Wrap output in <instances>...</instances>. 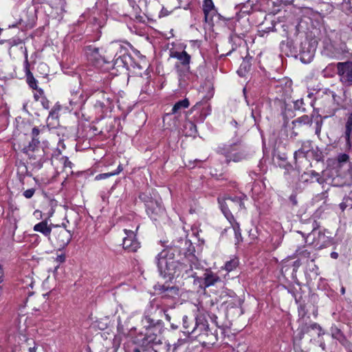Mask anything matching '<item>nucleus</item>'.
<instances>
[{
    "instance_id": "obj_34",
    "label": "nucleus",
    "mask_w": 352,
    "mask_h": 352,
    "mask_svg": "<svg viewBox=\"0 0 352 352\" xmlns=\"http://www.w3.org/2000/svg\"><path fill=\"white\" fill-rule=\"evenodd\" d=\"M83 102L82 95L78 91L72 94V98L69 99V104L73 108L80 105Z\"/></svg>"
},
{
    "instance_id": "obj_62",
    "label": "nucleus",
    "mask_w": 352,
    "mask_h": 352,
    "mask_svg": "<svg viewBox=\"0 0 352 352\" xmlns=\"http://www.w3.org/2000/svg\"><path fill=\"white\" fill-rule=\"evenodd\" d=\"M331 257L333 259H336L338 258V253L336 252H332L331 253Z\"/></svg>"
},
{
    "instance_id": "obj_11",
    "label": "nucleus",
    "mask_w": 352,
    "mask_h": 352,
    "mask_svg": "<svg viewBox=\"0 0 352 352\" xmlns=\"http://www.w3.org/2000/svg\"><path fill=\"white\" fill-rule=\"evenodd\" d=\"M313 237V241L311 242L317 249H322L329 246L332 243V237L327 236L324 232L314 229L311 233L308 234L305 242L308 243V239Z\"/></svg>"
},
{
    "instance_id": "obj_15",
    "label": "nucleus",
    "mask_w": 352,
    "mask_h": 352,
    "mask_svg": "<svg viewBox=\"0 0 352 352\" xmlns=\"http://www.w3.org/2000/svg\"><path fill=\"white\" fill-rule=\"evenodd\" d=\"M126 236L123 239V248L129 252H135L140 248V243L137 240L135 232L130 230L124 229Z\"/></svg>"
},
{
    "instance_id": "obj_17",
    "label": "nucleus",
    "mask_w": 352,
    "mask_h": 352,
    "mask_svg": "<svg viewBox=\"0 0 352 352\" xmlns=\"http://www.w3.org/2000/svg\"><path fill=\"white\" fill-rule=\"evenodd\" d=\"M94 98H96V102L94 104L95 108L102 112H104V110L108 109L111 104V99L109 97L108 94L104 91H100L96 93Z\"/></svg>"
},
{
    "instance_id": "obj_12",
    "label": "nucleus",
    "mask_w": 352,
    "mask_h": 352,
    "mask_svg": "<svg viewBox=\"0 0 352 352\" xmlns=\"http://www.w3.org/2000/svg\"><path fill=\"white\" fill-rule=\"evenodd\" d=\"M337 69L340 82L345 86H352V61L338 63Z\"/></svg>"
},
{
    "instance_id": "obj_37",
    "label": "nucleus",
    "mask_w": 352,
    "mask_h": 352,
    "mask_svg": "<svg viewBox=\"0 0 352 352\" xmlns=\"http://www.w3.org/2000/svg\"><path fill=\"white\" fill-rule=\"evenodd\" d=\"M349 155L346 153H339L336 159L337 166L342 167L349 162Z\"/></svg>"
},
{
    "instance_id": "obj_55",
    "label": "nucleus",
    "mask_w": 352,
    "mask_h": 352,
    "mask_svg": "<svg viewBox=\"0 0 352 352\" xmlns=\"http://www.w3.org/2000/svg\"><path fill=\"white\" fill-rule=\"evenodd\" d=\"M41 103L44 109H48L50 108V101L45 97L42 98Z\"/></svg>"
},
{
    "instance_id": "obj_32",
    "label": "nucleus",
    "mask_w": 352,
    "mask_h": 352,
    "mask_svg": "<svg viewBox=\"0 0 352 352\" xmlns=\"http://www.w3.org/2000/svg\"><path fill=\"white\" fill-rule=\"evenodd\" d=\"M246 198L245 195L241 197H228L227 200L229 201L230 208H233L234 205L238 207V209H243L245 208L243 198Z\"/></svg>"
},
{
    "instance_id": "obj_18",
    "label": "nucleus",
    "mask_w": 352,
    "mask_h": 352,
    "mask_svg": "<svg viewBox=\"0 0 352 352\" xmlns=\"http://www.w3.org/2000/svg\"><path fill=\"white\" fill-rule=\"evenodd\" d=\"M196 280L201 283L204 287L214 285L221 280L219 276L210 270H206L200 277L197 276Z\"/></svg>"
},
{
    "instance_id": "obj_49",
    "label": "nucleus",
    "mask_w": 352,
    "mask_h": 352,
    "mask_svg": "<svg viewBox=\"0 0 352 352\" xmlns=\"http://www.w3.org/2000/svg\"><path fill=\"white\" fill-rule=\"evenodd\" d=\"M210 111H211V110H210V107H207L206 109L204 108H203V109L201 110V114H200V121L203 122L205 120V118L207 117V116L210 113Z\"/></svg>"
},
{
    "instance_id": "obj_21",
    "label": "nucleus",
    "mask_w": 352,
    "mask_h": 352,
    "mask_svg": "<svg viewBox=\"0 0 352 352\" xmlns=\"http://www.w3.org/2000/svg\"><path fill=\"white\" fill-rule=\"evenodd\" d=\"M300 179L303 182L313 183L318 182L320 184H323L325 182V179L320 175L319 173L315 170H310L309 172L304 173L300 176Z\"/></svg>"
},
{
    "instance_id": "obj_28",
    "label": "nucleus",
    "mask_w": 352,
    "mask_h": 352,
    "mask_svg": "<svg viewBox=\"0 0 352 352\" xmlns=\"http://www.w3.org/2000/svg\"><path fill=\"white\" fill-rule=\"evenodd\" d=\"M190 105L188 99L184 98L183 100L177 102L173 107L171 113L172 114H180L182 111L188 108Z\"/></svg>"
},
{
    "instance_id": "obj_63",
    "label": "nucleus",
    "mask_w": 352,
    "mask_h": 352,
    "mask_svg": "<svg viewBox=\"0 0 352 352\" xmlns=\"http://www.w3.org/2000/svg\"><path fill=\"white\" fill-rule=\"evenodd\" d=\"M340 209H341L342 211H344V210H345V208H346V204H345V203H344V202L340 203Z\"/></svg>"
},
{
    "instance_id": "obj_30",
    "label": "nucleus",
    "mask_w": 352,
    "mask_h": 352,
    "mask_svg": "<svg viewBox=\"0 0 352 352\" xmlns=\"http://www.w3.org/2000/svg\"><path fill=\"white\" fill-rule=\"evenodd\" d=\"M295 254L296 256L301 258L311 259V261H314L315 259V257L312 255V252L305 247L298 248L296 250Z\"/></svg>"
},
{
    "instance_id": "obj_42",
    "label": "nucleus",
    "mask_w": 352,
    "mask_h": 352,
    "mask_svg": "<svg viewBox=\"0 0 352 352\" xmlns=\"http://www.w3.org/2000/svg\"><path fill=\"white\" fill-rule=\"evenodd\" d=\"M27 82L28 85L33 89H37V80L34 78L32 74L28 71L27 74Z\"/></svg>"
},
{
    "instance_id": "obj_24",
    "label": "nucleus",
    "mask_w": 352,
    "mask_h": 352,
    "mask_svg": "<svg viewBox=\"0 0 352 352\" xmlns=\"http://www.w3.org/2000/svg\"><path fill=\"white\" fill-rule=\"evenodd\" d=\"M132 57L131 55L124 52L122 54L115 58L113 60V65L118 67H124L128 69Z\"/></svg>"
},
{
    "instance_id": "obj_45",
    "label": "nucleus",
    "mask_w": 352,
    "mask_h": 352,
    "mask_svg": "<svg viewBox=\"0 0 352 352\" xmlns=\"http://www.w3.org/2000/svg\"><path fill=\"white\" fill-rule=\"evenodd\" d=\"M60 163L63 164V168L69 169L72 168V163L69 160L68 157L66 156H62L60 157Z\"/></svg>"
},
{
    "instance_id": "obj_33",
    "label": "nucleus",
    "mask_w": 352,
    "mask_h": 352,
    "mask_svg": "<svg viewBox=\"0 0 352 352\" xmlns=\"http://www.w3.org/2000/svg\"><path fill=\"white\" fill-rule=\"evenodd\" d=\"M204 13L205 15V21L208 23H212L215 19H219L221 15L217 13V11L215 8L209 10Z\"/></svg>"
},
{
    "instance_id": "obj_13",
    "label": "nucleus",
    "mask_w": 352,
    "mask_h": 352,
    "mask_svg": "<svg viewBox=\"0 0 352 352\" xmlns=\"http://www.w3.org/2000/svg\"><path fill=\"white\" fill-rule=\"evenodd\" d=\"M146 211L153 221L157 220L164 214V208L161 200L148 199L145 203Z\"/></svg>"
},
{
    "instance_id": "obj_22",
    "label": "nucleus",
    "mask_w": 352,
    "mask_h": 352,
    "mask_svg": "<svg viewBox=\"0 0 352 352\" xmlns=\"http://www.w3.org/2000/svg\"><path fill=\"white\" fill-rule=\"evenodd\" d=\"M312 147L313 146L311 141L307 140L302 142L301 147L294 152V157L295 160L297 161L298 158L301 157H308Z\"/></svg>"
},
{
    "instance_id": "obj_5",
    "label": "nucleus",
    "mask_w": 352,
    "mask_h": 352,
    "mask_svg": "<svg viewBox=\"0 0 352 352\" xmlns=\"http://www.w3.org/2000/svg\"><path fill=\"white\" fill-rule=\"evenodd\" d=\"M192 331H196L194 337L199 338V341L204 344H214L218 340L217 329L212 331L208 327L207 321L202 316L195 318V324Z\"/></svg>"
},
{
    "instance_id": "obj_7",
    "label": "nucleus",
    "mask_w": 352,
    "mask_h": 352,
    "mask_svg": "<svg viewBox=\"0 0 352 352\" xmlns=\"http://www.w3.org/2000/svg\"><path fill=\"white\" fill-rule=\"evenodd\" d=\"M194 250V247L192 246V249L191 251L190 256L187 254V256H184V258L182 260V262L179 261L178 264V274L177 277H193L196 279L197 273L193 272V265L196 266V263L195 261H197L195 256L192 254Z\"/></svg>"
},
{
    "instance_id": "obj_2",
    "label": "nucleus",
    "mask_w": 352,
    "mask_h": 352,
    "mask_svg": "<svg viewBox=\"0 0 352 352\" xmlns=\"http://www.w3.org/2000/svg\"><path fill=\"white\" fill-rule=\"evenodd\" d=\"M341 98L332 90L325 89L318 93L314 103L311 102V106H317L318 111L327 114V116H332L338 109Z\"/></svg>"
},
{
    "instance_id": "obj_36",
    "label": "nucleus",
    "mask_w": 352,
    "mask_h": 352,
    "mask_svg": "<svg viewBox=\"0 0 352 352\" xmlns=\"http://www.w3.org/2000/svg\"><path fill=\"white\" fill-rule=\"evenodd\" d=\"M331 336L334 339H336L340 342L343 343L345 341V337L337 327H332L331 328Z\"/></svg>"
},
{
    "instance_id": "obj_25",
    "label": "nucleus",
    "mask_w": 352,
    "mask_h": 352,
    "mask_svg": "<svg viewBox=\"0 0 352 352\" xmlns=\"http://www.w3.org/2000/svg\"><path fill=\"white\" fill-rule=\"evenodd\" d=\"M45 127L43 126L41 128L34 126L32 128L31 131V138H34V139H38L42 141V144L43 147H46L47 146V142L43 140V135L45 133Z\"/></svg>"
},
{
    "instance_id": "obj_29",
    "label": "nucleus",
    "mask_w": 352,
    "mask_h": 352,
    "mask_svg": "<svg viewBox=\"0 0 352 352\" xmlns=\"http://www.w3.org/2000/svg\"><path fill=\"white\" fill-rule=\"evenodd\" d=\"M219 202L221 205V209L222 212L223 213L224 216L228 219V221L230 222V223L233 222L234 221H235L234 216L230 211L229 208L230 206L229 201H228V200H227V198L226 199V201L223 203H221L219 200Z\"/></svg>"
},
{
    "instance_id": "obj_46",
    "label": "nucleus",
    "mask_w": 352,
    "mask_h": 352,
    "mask_svg": "<svg viewBox=\"0 0 352 352\" xmlns=\"http://www.w3.org/2000/svg\"><path fill=\"white\" fill-rule=\"evenodd\" d=\"M304 100L302 98L298 99L294 102V107L296 110L305 111V108L303 107Z\"/></svg>"
},
{
    "instance_id": "obj_59",
    "label": "nucleus",
    "mask_w": 352,
    "mask_h": 352,
    "mask_svg": "<svg viewBox=\"0 0 352 352\" xmlns=\"http://www.w3.org/2000/svg\"><path fill=\"white\" fill-rule=\"evenodd\" d=\"M236 38H239L241 39V37L239 36H238L235 33H232L230 36V40L231 41H236Z\"/></svg>"
},
{
    "instance_id": "obj_54",
    "label": "nucleus",
    "mask_w": 352,
    "mask_h": 352,
    "mask_svg": "<svg viewBox=\"0 0 352 352\" xmlns=\"http://www.w3.org/2000/svg\"><path fill=\"white\" fill-rule=\"evenodd\" d=\"M323 43H324V47H325L327 50H330V51H331V50H332V48H333V43H332L331 41H330V40H328V41H327V40L324 39V40L323 41Z\"/></svg>"
},
{
    "instance_id": "obj_53",
    "label": "nucleus",
    "mask_w": 352,
    "mask_h": 352,
    "mask_svg": "<svg viewBox=\"0 0 352 352\" xmlns=\"http://www.w3.org/2000/svg\"><path fill=\"white\" fill-rule=\"evenodd\" d=\"M30 342L33 343V346H30L28 348V352H36V346L34 343V342L32 340H27V345H30Z\"/></svg>"
},
{
    "instance_id": "obj_16",
    "label": "nucleus",
    "mask_w": 352,
    "mask_h": 352,
    "mask_svg": "<svg viewBox=\"0 0 352 352\" xmlns=\"http://www.w3.org/2000/svg\"><path fill=\"white\" fill-rule=\"evenodd\" d=\"M315 51V47L311 45L308 41L302 42L298 53L300 60L303 63H309L314 56Z\"/></svg>"
},
{
    "instance_id": "obj_23",
    "label": "nucleus",
    "mask_w": 352,
    "mask_h": 352,
    "mask_svg": "<svg viewBox=\"0 0 352 352\" xmlns=\"http://www.w3.org/2000/svg\"><path fill=\"white\" fill-rule=\"evenodd\" d=\"M172 57L175 58L179 60V63L182 65L185 71H189L190 56L186 51L175 52L173 54Z\"/></svg>"
},
{
    "instance_id": "obj_52",
    "label": "nucleus",
    "mask_w": 352,
    "mask_h": 352,
    "mask_svg": "<svg viewBox=\"0 0 352 352\" xmlns=\"http://www.w3.org/2000/svg\"><path fill=\"white\" fill-rule=\"evenodd\" d=\"M34 192L35 190L34 188H29L23 192V196L27 199H30Z\"/></svg>"
},
{
    "instance_id": "obj_6",
    "label": "nucleus",
    "mask_w": 352,
    "mask_h": 352,
    "mask_svg": "<svg viewBox=\"0 0 352 352\" xmlns=\"http://www.w3.org/2000/svg\"><path fill=\"white\" fill-rule=\"evenodd\" d=\"M298 331V334L294 338V349L295 352H305L300 347V341L305 333H309L311 331H314L318 336H320L323 334L320 326L316 322H313L309 324H302L299 327Z\"/></svg>"
},
{
    "instance_id": "obj_47",
    "label": "nucleus",
    "mask_w": 352,
    "mask_h": 352,
    "mask_svg": "<svg viewBox=\"0 0 352 352\" xmlns=\"http://www.w3.org/2000/svg\"><path fill=\"white\" fill-rule=\"evenodd\" d=\"M215 8L212 0H204L203 4L204 12Z\"/></svg>"
},
{
    "instance_id": "obj_35",
    "label": "nucleus",
    "mask_w": 352,
    "mask_h": 352,
    "mask_svg": "<svg viewBox=\"0 0 352 352\" xmlns=\"http://www.w3.org/2000/svg\"><path fill=\"white\" fill-rule=\"evenodd\" d=\"M131 6L138 12L146 6V0H128Z\"/></svg>"
},
{
    "instance_id": "obj_19",
    "label": "nucleus",
    "mask_w": 352,
    "mask_h": 352,
    "mask_svg": "<svg viewBox=\"0 0 352 352\" xmlns=\"http://www.w3.org/2000/svg\"><path fill=\"white\" fill-rule=\"evenodd\" d=\"M155 290L158 291L162 298H174L179 295V290L177 287H169L165 285H157L155 286Z\"/></svg>"
},
{
    "instance_id": "obj_3",
    "label": "nucleus",
    "mask_w": 352,
    "mask_h": 352,
    "mask_svg": "<svg viewBox=\"0 0 352 352\" xmlns=\"http://www.w3.org/2000/svg\"><path fill=\"white\" fill-rule=\"evenodd\" d=\"M164 314V309L155 301L151 302L146 307L142 319V325L146 330L153 329L155 331L163 329L164 323L162 317Z\"/></svg>"
},
{
    "instance_id": "obj_14",
    "label": "nucleus",
    "mask_w": 352,
    "mask_h": 352,
    "mask_svg": "<svg viewBox=\"0 0 352 352\" xmlns=\"http://www.w3.org/2000/svg\"><path fill=\"white\" fill-rule=\"evenodd\" d=\"M276 91L282 100L291 98L292 89V81L288 78H283L276 82Z\"/></svg>"
},
{
    "instance_id": "obj_9",
    "label": "nucleus",
    "mask_w": 352,
    "mask_h": 352,
    "mask_svg": "<svg viewBox=\"0 0 352 352\" xmlns=\"http://www.w3.org/2000/svg\"><path fill=\"white\" fill-rule=\"evenodd\" d=\"M53 226L55 229L53 231L52 242L58 250L63 249L70 242L72 236V234L65 228L58 226Z\"/></svg>"
},
{
    "instance_id": "obj_40",
    "label": "nucleus",
    "mask_w": 352,
    "mask_h": 352,
    "mask_svg": "<svg viewBox=\"0 0 352 352\" xmlns=\"http://www.w3.org/2000/svg\"><path fill=\"white\" fill-rule=\"evenodd\" d=\"M311 122H312V118L307 115H304L301 117H299L292 122V123L294 124H311Z\"/></svg>"
},
{
    "instance_id": "obj_51",
    "label": "nucleus",
    "mask_w": 352,
    "mask_h": 352,
    "mask_svg": "<svg viewBox=\"0 0 352 352\" xmlns=\"http://www.w3.org/2000/svg\"><path fill=\"white\" fill-rule=\"evenodd\" d=\"M113 173H112V172L107 173H101V174L97 175L95 177V179L96 180L104 179H107V178L109 177L110 176H113Z\"/></svg>"
},
{
    "instance_id": "obj_31",
    "label": "nucleus",
    "mask_w": 352,
    "mask_h": 352,
    "mask_svg": "<svg viewBox=\"0 0 352 352\" xmlns=\"http://www.w3.org/2000/svg\"><path fill=\"white\" fill-rule=\"evenodd\" d=\"M183 322V327L184 329V333L188 334H191L192 336L196 333V331H192V329L195 327V323L194 324L193 320L191 322H189L188 317L187 316H184L182 318Z\"/></svg>"
},
{
    "instance_id": "obj_44",
    "label": "nucleus",
    "mask_w": 352,
    "mask_h": 352,
    "mask_svg": "<svg viewBox=\"0 0 352 352\" xmlns=\"http://www.w3.org/2000/svg\"><path fill=\"white\" fill-rule=\"evenodd\" d=\"M185 128H189L190 132L188 135L190 136H195L197 134V126L196 125L191 121H189L186 123Z\"/></svg>"
},
{
    "instance_id": "obj_41",
    "label": "nucleus",
    "mask_w": 352,
    "mask_h": 352,
    "mask_svg": "<svg viewBox=\"0 0 352 352\" xmlns=\"http://www.w3.org/2000/svg\"><path fill=\"white\" fill-rule=\"evenodd\" d=\"M309 157H312L314 160L318 162L322 159L323 155L322 152L318 147H316L315 148L312 147Z\"/></svg>"
},
{
    "instance_id": "obj_60",
    "label": "nucleus",
    "mask_w": 352,
    "mask_h": 352,
    "mask_svg": "<svg viewBox=\"0 0 352 352\" xmlns=\"http://www.w3.org/2000/svg\"><path fill=\"white\" fill-rule=\"evenodd\" d=\"M4 273L1 265H0V283L3 281Z\"/></svg>"
},
{
    "instance_id": "obj_10",
    "label": "nucleus",
    "mask_w": 352,
    "mask_h": 352,
    "mask_svg": "<svg viewBox=\"0 0 352 352\" xmlns=\"http://www.w3.org/2000/svg\"><path fill=\"white\" fill-rule=\"evenodd\" d=\"M145 336L142 340V345L146 348H151L155 352H157L159 346L162 344V331L157 332L153 329L146 330Z\"/></svg>"
},
{
    "instance_id": "obj_8",
    "label": "nucleus",
    "mask_w": 352,
    "mask_h": 352,
    "mask_svg": "<svg viewBox=\"0 0 352 352\" xmlns=\"http://www.w3.org/2000/svg\"><path fill=\"white\" fill-rule=\"evenodd\" d=\"M85 53L89 61L96 67H102L104 64L111 63L110 58L104 55L102 48L89 45L85 48Z\"/></svg>"
},
{
    "instance_id": "obj_56",
    "label": "nucleus",
    "mask_w": 352,
    "mask_h": 352,
    "mask_svg": "<svg viewBox=\"0 0 352 352\" xmlns=\"http://www.w3.org/2000/svg\"><path fill=\"white\" fill-rule=\"evenodd\" d=\"M58 111V109L53 108L49 113L48 118H52L53 119L57 118Z\"/></svg>"
},
{
    "instance_id": "obj_43",
    "label": "nucleus",
    "mask_w": 352,
    "mask_h": 352,
    "mask_svg": "<svg viewBox=\"0 0 352 352\" xmlns=\"http://www.w3.org/2000/svg\"><path fill=\"white\" fill-rule=\"evenodd\" d=\"M250 69V65L248 62L243 61L241 64L239 70L237 71L238 74L241 76H243L245 73Z\"/></svg>"
},
{
    "instance_id": "obj_58",
    "label": "nucleus",
    "mask_w": 352,
    "mask_h": 352,
    "mask_svg": "<svg viewBox=\"0 0 352 352\" xmlns=\"http://www.w3.org/2000/svg\"><path fill=\"white\" fill-rule=\"evenodd\" d=\"M56 260L57 262L63 263L65 261V256L64 254L58 255V256H57Z\"/></svg>"
},
{
    "instance_id": "obj_38",
    "label": "nucleus",
    "mask_w": 352,
    "mask_h": 352,
    "mask_svg": "<svg viewBox=\"0 0 352 352\" xmlns=\"http://www.w3.org/2000/svg\"><path fill=\"white\" fill-rule=\"evenodd\" d=\"M230 224H231V226L234 230V232L235 239L236 241V243H239V242H241L242 241V236H241L239 223L238 222H236V221H234L233 222L230 223Z\"/></svg>"
},
{
    "instance_id": "obj_26",
    "label": "nucleus",
    "mask_w": 352,
    "mask_h": 352,
    "mask_svg": "<svg viewBox=\"0 0 352 352\" xmlns=\"http://www.w3.org/2000/svg\"><path fill=\"white\" fill-rule=\"evenodd\" d=\"M33 230L35 232H38L42 233L45 236H50L52 228L50 226L47 225V222L46 221H43L34 226Z\"/></svg>"
},
{
    "instance_id": "obj_57",
    "label": "nucleus",
    "mask_w": 352,
    "mask_h": 352,
    "mask_svg": "<svg viewBox=\"0 0 352 352\" xmlns=\"http://www.w3.org/2000/svg\"><path fill=\"white\" fill-rule=\"evenodd\" d=\"M21 43H22V41L20 39H12V40H10V41H9V44L12 47L14 46V45H17L19 44H21Z\"/></svg>"
},
{
    "instance_id": "obj_48",
    "label": "nucleus",
    "mask_w": 352,
    "mask_h": 352,
    "mask_svg": "<svg viewBox=\"0 0 352 352\" xmlns=\"http://www.w3.org/2000/svg\"><path fill=\"white\" fill-rule=\"evenodd\" d=\"M36 90V92L34 94V98L36 101L41 100L42 98H45L44 91L42 89L38 88Z\"/></svg>"
},
{
    "instance_id": "obj_20",
    "label": "nucleus",
    "mask_w": 352,
    "mask_h": 352,
    "mask_svg": "<svg viewBox=\"0 0 352 352\" xmlns=\"http://www.w3.org/2000/svg\"><path fill=\"white\" fill-rule=\"evenodd\" d=\"M280 50L283 54L287 56H296L298 52L294 46L293 41L289 38H287L286 40L280 42Z\"/></svg>"
},
{
    "instance_id": "obj_61",
    "label": "nucleus",
    "mask_w": 352,
    "mask_h": 352,
    "mask_svg": "<svg viewBox=\"0 0 352 352\" xmlns=\"http://www.w3.org/2000/svg\"><path fill=\"white\" fill-rule=\"evenodd\" d=\"M122 170V168L121 165H119L117 168V170L114 172H112L113 173V175L119 174Z\"/></svg>"
},
{
    "instance_id": "obj_64",
    "label": "nucleus",
    "mask_w": 352,
    "mask_h": 352,
    "mask_svg": "<svg viewBox=\"0 0 352 352\" xmlns=\"http://www.w3.org/2000/svg\"><path fill=\"white\" fill-rule=\"evenodd\" d=\"M201 104V102H197V103H196V104H195V105H194V106H193V107H192V111H195V110H197V109H199V107H200Z\"/></svg>"
},
{
    "instance_id": "obj_4",
    "label": "nucleus",
    "mask_w": 352,
    "mask_h": 352,
    "mask_svg": "<svg viewBox=\"0 0 352 352\" xmlns=\"http://www.w3.org/2000/svg\"><path fill=\"white\" fill-rule=\"evenodd\" d=\"M218 153L225 157L227 163L239 162L249 157L246 147L241 144L240 140L219 147Z\"/></svg>"
},
{
    "instance_id": "obj_50",
    "label": "nucleus",
    "mask_w": 352,
    "mask_h": 352,
    "mask_svg": "<svg viewBox=\"0 0 352 352\" xmlns=\"http://www.w3.org/2000/svg\"><path fill=\"white\" fill-rule=\"evenodd\" d=\"M60 157H62L59 148H57L52 155V163L54 164L56 160L60 161Z\"/></svg>"
},
{
    "instance_id": "obj_27",
    "label": "nucleus",
    "mask_w": 352,
    "mask_h": 352,
    "mask_svg": "<svg viewBox=\"0 0 352 352\" xmlns=\"http://www.w3.org/2000/svg\"><path fill=\"white\" fill-rule=\"evenodd\" d=\"M42 141L38 139H34V138H31V141L29 144L24 146L22 149L23 152L28 155H30V152H34L38 149L41 144Z\"/></svg>"
},
{
    "instance_id": "obj_39",
    "label": "nucleus",
    "mask_w": 352,
    "mask_h": 352,
    "mask_svg": "<svg viewBox=\"0 0 352 352\" xmlns=\"http://www.w3.org/2000/svg\"><path fill=\"white\" fill-rule=\"evenodd\" d=\"M239 265V260L237 258H233L225 263L224 269L230 272L236 269Z\"/></svg>"
},
{
    "instance_id": "obj_1",
    "label": "nucleus",
    "mask_w": 352,
    "mask_h": 352,
    "mask_svg": "<svg viewBox=\"0 0 352 352\" xmlns=\"http://www.w3.org/2000/svg\"><path fill=\"white\" fill-rule=\"evenodd\" d=\"M192 249V244L186 236L173 240L171 245L159 253L155 258L160 275L168 280L177 277V258L182 255L190 256Z\"/></svg>"
}]
</instances>
